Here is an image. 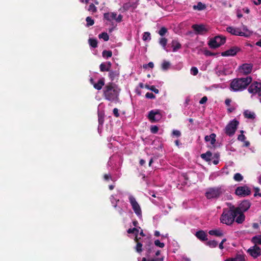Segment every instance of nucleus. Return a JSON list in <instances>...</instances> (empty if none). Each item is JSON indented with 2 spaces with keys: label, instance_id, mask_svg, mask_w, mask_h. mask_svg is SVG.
Here are the masks:
<instances>
[{
  "label": "nucleus",
  "instance_id": "26",
  "mask_svg": "<svg viewBox=\"0 0 261 261\" xmlns=\"http://www.w3.org/2000/svg\"><path fill=\"white\" fill-rule=\"evenodd\" d=\"M208 233L211 236H215L216 237H222L223 233L221 229H212L208 231Z\"/></svg>",
  "mask_w": 261,
  "mask_h": 261
},
{
  "label": "nucleus",
  "instance_id": "11",
  "mask_svg": "<svg viewBox=\"0 0 261 261\" xmlns=\"http://www.w3.org/2000/svg\"><path fill=\"white\" fill-rule=\"evenodd\" d=\"M235 193L239 196L245 197L251 194V190L247 186H239L236 188Z\"/></svg>",
  "mask_w": 261,
  "mask_h": 261
},
{
  "label": "nucleus",
  "instance_id": "22",
  "mask_svg": "<svg viewBox=\"0 0 261 261\" xmlns=\"http://www.w3.org/2000/svg\"><path fill=\"white\" fill-rule=\"evenodd\" d=\"M109 76L111 81L117 80L119 76V72L118 71H109Z\"/></svg>",
  "mask_w": 261,
  "mask_h": 261
},
{
  "label": "nucleus",
  "instance_id": "13",
  "mask_svg": "<svg viewBox=\"0 0 261 261\" xmlns=\"http://www.w3.org/2000/svg\"><path fill=\"white\" fill-rule=\"evenodd\" d=\"M162 117L160 111L159 110H151L148 115V118L151 122L159 121Z\"/></svg>",
  "mask_w": 261,
  "mask_h": 261
},
{
  "label": "nucleus",
  "instance_id": "59",
  "mask_svg": "<svg viewBox=\"0 0 261 261\" xmlns=\"http://www.w3.org/2000/svg\"><path fill=\"white\" fill-rule=\"evenodd\" d=\"M207 100V98L206 96H203L199 101L200 104H204L205 103Z\"/></svg>",
  "mask_w": 261,
  "mask_h": 261
},
{
  "label": "nucleus",
  "instance_id": "18",
  "mask_svg": "<svg viewBox=\"0 0 261 261\" xmlns=\"http://www.w3.org/2000/svg\"><path fill=\"white\" fill-rule=\"evenodd\" d=\"M226 31L232 35L242 36L244 35L239 28H236L232 27H228L226 28Z\"/></svg>",
  "mask_w": 261,
  "mask_h": 261
},
{
  "label": "nucleus",
  "instance_id": "37",
  "mask_svg": "<svg viewBox=\"0 0 261 261\" xmlns=\"http://www.w3.org/2000/svg\"><path fill=\"white\" fill-rule=\"evenodd\" d=\"M102 55L103 57L109 58L112 56V52L111 50H104L102 53Z\"/></svg>",
  "mask_w": 261,
  "mask_h": 261
},
{
  "label": "nucleus",
  "instance_id": "50",
  "mask_svg": "<svg viewBox=\"0 0 261 261\" xmlns=\"http://www.w3.org/2000/svg\"><path fill=\"white\" fill-rule=\"evenodd\" d=\"M191 73L193 75H196L198 73V70L196 67H192L191 69Z\"/></svg>",
  "mask_w": 261,
  "mask_h": 261
},
{
  "label": "nucleus",
  "instance_id": "52",
  "mask_svg": "<svg viewBox=\"0 0 261 261\" xmlns=\"http://www.w3.org/2000/svg\"><path fill=\"white\" fill-rule=\"evenodd\" d=\"M150 130L152 133L156 134L159 130V127L156 125L152 126L151 127Z\"/></svg>",
  "mask_w": 261,
  "mask_h": 261
},
{
  "label": "nucleus",
  "instance_id": "57",
  "mask_svg": "<svg viewBox=\"0 0 261 261\" xmlns=\"http://www.w3.org/2000/svg\"><path fill=\"white\" fill-rule=\"evenodd\" d=\"M113 112L114 115L116 117H119L120 115H119V110H118V109L117 108H114L113 109Z\"/></svg>",
  "mask_w": 261,
  "mask_h": 261
},
{
  "label": "nucleus",
  "instance_id": "47",
  "mask_svg": "<svg viewBox=\"0 0 261 261\" xmlns=\"http://www.w3.org/2000/svg\"><path fill=\"white\" fill-rule=\"evenodd\" d=\"M88 11H91L93 13H95L97 12V8L93 4H91L89 6Z\"/></svg>",
  "mask_w": 261,
  "mask_h": 261
},
{
  "label": "nucleus",
  "instance_id": "21",
  "mask_svg": "<svg viewBox=\"0 0 261 261\" xmlns=\"http://www.w3.org/2000/svg\"><path fill=\"white\" fill-rule=\"evenodd\" d=\"M141 239L140 238H138V237H136L135 238V241L137 243L135 250L136 252L138 253H141L143 251V244L141 242H140V240Z\"/></svg>",
  "mask_w": 261,
  "mask_h": 261
},
{
  "label": "nucleus",
  "instance_id": "35",
  "mask_svg": "<svg viewBox=\"0 0 261 261\" xmlns=\"http://www.w3.org/2000/svg\"><path fill=\"white\" fill-rule=\"evenodd\" d=\"M98 37L100 39H102L105 41H107L109 39V36L108 35V34L106 32H103L99 34Z\"/></svg>",
  "mask_w": 261,
  "mask_h": 261
},
{
  "label": "nucleus",
  "instance_id": "17",
  "mask_svg": "<svg viewBox=\"0 0 261 261\" xmlns=\"http://www.w3.org/2000/svg\"><path fill=\"white\" fill-rule=\"evenodd\" d=\"M192 28L196 34H203L207 31L203 24H193Z\"/></svg>",
  "mask_w": 261,
  "mask_h": 261
},
{
  "label": "nucleus",
  "instance_id": "23",
  "mask_svg": "<svg viewBox=\"0 0 261 261\" xmlns=\"http://www.w3.org/2000/svg\"><path fill=\"white\" fill-rule=\"evenodd\" d=\"M216 134L214 133H212L209 136H205L204 137V140L205 142L210 141L211 144L214 146L216 142Z\"/></svg>",
  "mask_w": 261,
  "mask_h": 261
},
{
  "label": "nucleus",
  "instance_id": "44",
  "mask_svg": "<svg viewBox=\"0 0 261 261\" xmlns=\"http://www.w3.org/2000/svg\"><path fill=\"white\" fill-rule=\"evenodd\" d=\"M142 39H143V40L145 41H146L148 40H150L151 39L150 33L148 32H144L143 34Z\"/></svg>",
  "mask_w": 261,
  "mask_h": 261
},
{
  "label": "nucleus",
  "instance_id": "51",
  "mask_svg": "<svg viewBox=\"0 0 261 261\" xmlns=\"http://www.w3.org/2000/svg\"><path fill=\"white\" fill-rule=\"evenodd\" d=\"M204 54L206 56H213L216 55L217 53H212L210 50H205L204 51Z\"/></svg>",
  "mask_w": 261,
  "mask_h": 261
},
{
  "label": "nucleus",
  "instance_id": "24",
  "mask_svg": "<svg viewBox=\"0 0 261 261\" xmlns=\"http://www.w3.org/2000/svg\"><path fill=\"white\" fill-rule=\"evenodd\" d=\"M238 215V216L236 217V222L238 224H242L245 220V215L242 212L239 211V213H237V216Z\"/></svg>",
  "mask_w": 261,
  "mask_h": 261
},
{
  "label": "nucleus",
  "instance_id": "25",
  "mask_svg": "<svg viewBox=\"0 0 261 261\" xmlns=\"http://www.w3.org/2000/svg\"><path fill=\"white\" fill-rule=\"evenodd\" d=\"M104 85L105 79L103 78L99 79L97 83L93 84L94 88L97 90H101Z\"/></svg>",
  "mask_w": 261,
  "mask_h": 261
},
{
  "label": "nucleus",
  "instance_id": "10",
  "mask_svg": "<svg viewBox=\"0 0 261 261\" xmlns=\"http://www.w3.org/2000/svg\"><path fill=\"white\" fill-rule=\"evenodd\" d=\"M129 201L135 214L139 217L141 216V209L135 198L133 196L130 195L129 196Z\"/></svg>",
  "mask_w": 261,
  "mask_h": 261
},
{
  "label": "nucleus",
  "instance_id": "3",
  "mask_svg": "<svg viewBox=\"0 0 261 261\" xmlns=\"http://www.w3.org/2000/svg\"><path fill=\"white\" fill-rule=\"evenodd\" d=\"M237 216V213L234 208H232V205L229 208H224L223 213L220 217V222L227 225H231L234 221Z\"/></svg>",
  "mask_w": 261,
  "mask_h": 261
},
{
  "label": "nucleus",
  "instance_id": "30",
  "mask_svg": "<svg viewBox=\"0 0 261 261\" xmlns=\"http://www.w3.org/2000/svg\"><path fill=\"white\" fill-rule=\"evenodd\" d=\"M244 115L245 118L248 119H253L255 118V114L253 112H251L248 110H246L244 112Z\"/></svg>",
  "mask_w": 261,
  "mask_h": 261
},
{
  "label": "nucleus",
  "instance_id": "16",
  "mask_svg": "<svg viewBox=\"0 0 261 261\" xmlns=\"http://www.w3.org/2000/svg\"><path fill=\"white\" fill-rule=\"evenodd\" d=\"M252 67L253 65L251 64H243L239 67L240 72L247 75L251 72Z\"/></svg>",
  "mask_w": 261,
  "mask_h": 261
},
{
  "label": "nucleus",
  "instance_id": "64",
  "mask_svg": "<svg viewBox=\"0 0 261 261\" xmlns=\"http://www.w3.org/2000/svg\"><path fill=\"white\" fill-rule=\"evenodd\" d=\"M253 3L255 5H259L261 4V0L253 1Z\"/></svg>",
  "mask_w": 261,
  "mask_h": 261
},
{
  "label": "nucleus",
  "instance_id": "45",
  "mask_svg": "<svg viewBox=\"0 0 261 261\" xmlns=\"http://www.w3.org/2000/svg\"><path fill=\"white\" fill-rule=\"evenodd\" d=\"M168 32L167 29L166 28L164 27H162L160 30H159L158 33L161 36H164L166 33Z\"/></svg>",
  "mask_w": 261,
  "mask_h": 261
},
{
  "label": "nucleus",
  "instance_id": "9",
  "mask_svg": "<svg viewBox=\"0 0 261 261\" xmlns=\"http://www.w3.org/2000/svg\"><path fill=\"white\" fill-rule=\"evenodd\" d=\"M250 202L248 200H244L240 203L238 207H235V206L232 205V208H234L237 213H239V211L244 213L250 208Z\"/></svg>",
  "mask_w": 261,
  "mask_h": 261
},
{
  "label": "nucleus",
  "instance_id": "42",
  "mask_svg": "<svg viewBox=\"0 0 261 261\" xmlns=\"http://www.w3.org/2000/svg\"><path fill=\"white\" fill-rule=\"evenodd\" d=\"M86 21L87 22L86 25L88 27L93 25L94 23V20L92 19L90 16L86 17Z\"/></svg>",
  "mask_w": 261,
  "mask_h": 261
},
{
  "label": "nucleus",
  "instance_id": "32",
  "mask_svg": "<svg viewBox=\"0 0 261 261\" xmlns=\"http://www.w3.org/2000/svg\"><path fill=\"white\" fill-rule=\"evenodd\" d=\"M205 8V5L201 2H198L197 5L193 6V9L194 10H202Z\"/></svg>",
  "mask_w": 261,
  "mask_h": 261
},
{
  "label": "nucleus",
  "instance_id": "1",
  "mask_svg": "<svg viewBox=\"0 0 261 261\" xmlns=\"http://www.w3.org/2000/svg\"><path fill=\"white\" fill-rule=\"evenodd\" d=\"M121 89L113 82L107 84L103 88V96L105 99L114 102L119 101V94Z\"/></svg>",
  "mask_w": 261,
  "mask_h": 261
},
{
  "label": "nucleus",
  "instance_id": "2",
  "mask_svg": "<svg viewBox=\"0 0 261 261\" xmlns=\"http://www.w3.org/2000/svg\"><path fill=\"white\" fill-rule=\"evenodd\" d=\"M251 82L250 76L234 79L230 84V89L234 92L242 91L247 88Z\"/></svg>",
  "mask_w": 261,
  "mask_h": 261
},
{
  "label": "nucleus",
  "instance_id": "29",
  "mask_svg": "<svg viewBox=\"0 0 261 261\" xmlns=\"http://www.w3.org/2000/svg\"><path fill=\"white\" fill-rule=\"evenodd\" d=\"M242 29H243V31H242V33L243 34H244V35H243L242 36H244L245 37H248L252 35V32L249 30L246 25H243Z\"/></svg>",
  "mask_w": 261,
  "mask_h": 261
},
{
  "label": "nucleus",
  "instance_id": "14",
  "mask_svg": "<svg viewBox=\"0 0 261 261\" xmlns=\"http://www.w3.org/2000/svg\"><path fill=\"white\" fill-rule=\"evenodd\" d=\"M247 252L254 258H256L261 255V249L256 245L249 248Z\"/></svg>",
  "mask_w": 261,
  "mask_h": 261
},
{
  "label": "nucleus",
  "instance_id": "48",
  "mask_svg": "<svg viewBox=\"0 0 261 261\" xmlns=\"http://www.w3.org/2000/svg\"><path fill=\"white\" fill-rule=\"evenodd\" d=\"M154 245L160 248H163L165 246V244L164 243H161L159 240H156L154 241Z\"/></svg>",
  "mask_w": 261,
  "mask_h": 261
},
{
  "label": "nucleus",
  "instance_id": "31",
  "mask_svg": "<svg viewBox=\"0 0 261 261\" xmlns=\"http://www.w3.org/2000/svg\"><path fill=\"white\" fill-rule=\"evenodd\" d=\"M251 241L255 245H261V235L253 237L251 239Z\"/></svg>",
  "mask_w": 261,
  "mask_h": 261
},
{
  "label": "nucleus",
  "instance_id": "60",
  "mask_svg": "<svg viewBox=\"0 0 261 261\" xmlns=\"http://www.w3.org/2000/svg\"><path fill=\"white\" fill-rule=\"evenodd\" d=\"M111 202L112 203H114V202H116V203L114 205V206L115 208H116L117 207V201H119V200H116L114 198V197L113 196H111Z\"/></svg>",
  "mask_w": 261,
  "mask_h": 261
},
{
  "label": "nucleus",
  "instance_id": "58",
  "mask_svg": "<svg viewBox=\"0 0 261 261\" xmlns=\"http://www.w3.org/2000/svg\"><path fill=\"white\" fill-rule=\"evenodd\" d=\"M227 241L226 238L223 239L221 243L219 244V247L220 249H223L224 248L223 244Z\"/></svg>",
  "mask_w": 261,
  "mask_h": 261
},
{
  "label": "nucleus",
  "instance_id": "5",
  "mask_svg": "<svg viewBox=\"0 0 261 261\" xmlns=\"http://www.w3.org/2000/svg\"><path fill=\"white\" fill-rule=\"evenodd\" d=\"M226 42V38L222 36H217L211 39L208 42V45L212 48H216L221 45L224 44Z\"/></svg>",
  "mask_w": 261,
  "mask_h": 261
},
{
  "label": "nucleus",
  "instance_id": "40",
  "mask_svg": "<svg viewBox=\"0 0 261 261\" xmlns=\"http://www.w3.org/2000/svg\"><path fill=\"white\" fill-rule=\"evenodd\" d=\"M100 70L101 72L105 71H109V67H107V65L106 63H102L99 66Z\"/></svg>",
  "mask_w": 261,
  "mask_h": 261
},
{
  "label": "nucleus",
  "instance_id": "56",
  "mask_svg": "<svg viewBox=\"0 0 261 261\" xmlns=\"http://www.w3.org/2000/svg\"><path fill=\"white\" fill-rule=\"evenodd\" d=\"M259 190H260V189L258 187H256V188H254V191H255V193L254 194V197H256L257 196L261 197V193L259 192Z\"/></svg>",
  "mask_w": 261,
  "mask_h": 261
},
{
  "label": "nucleus",
  "instance_id": "7",
  "mask_svg": "<svg viewBox=\"0 0 261 261\" xmlns=\"http://www.w3.org/2000/svg\"><path fill=\"white\" fill-rule=\"evenodd\" d=\"M142 242L144 243V247L146 251V256L149 257L150 254L155 251V247L148 238L144 239Z\"/></svg>",
  "mask_w": 261,
  "mask_h": 261
},
{
  "label": "nucleus",
  "instance_id": "20",
  "mask_svg": "<svg viewBox=\"0 0 261 261\" xmlns=\"http://www.w3.org/2000/svg\"><path fill=\"white\" fill-rule=\"evenodd\" d=\"M195 236L201 241L207 240V235L203 230H200L197 231L195 233Z\"/></svg>",
  "mask_w": 261,
  "mask_h": 261
},
{
  "label": "nucleus",
  "instance_id": "55",
  "mask_svg": "<svg viewBox=\"0 0 261 261\" xmlns=\"http://www.w3.org/2000/svg\"><path fill=\"white\" fill-rule=\"evenodd\" d=\"M98 122L99 125H102L104 122V117L100 114H98Z\"/></svg>",
  "mask_w": 261,
  "mask_h": 261
},
{
  "label": "nucleus",
  "instance_id": "54",
  "mask_svg": "<svg viewBox=\"0 0 261 261\" xmlns=\"http://www.w3.org/2000/svg\"><path fill=\"white\" fill-rule=\"evenodd\" d=\"M145 97L147 98H149V99H154L155 97V95L152 93H150V92L146 93L145 94Z\"/></svg>",
  "mask_w": 261,
  "mask_h": 261
},
{
  "label": "nucleus",
  "instance_id": "6",
  "mask_svg": "<svg viewBox=\"0 0 261 261\" xmlns=\"http://www.w3.org/2000/svg\"><path fill=\"white\" fill-rule=\"evenodd\" d=\"M239 121L236 119L231 121L225 127V133L229 136L233 135L237 130V126L239 125Z\"/></svg>",
  "mask_w": 261,
  "mask_h": 261
},
{
  "label": "nucleus",
  "instance_id": "39",
  "mask_svg": "<svg viewBox=\"0 0 261 261\" xmlns=\"http://www.w3.org/2000/svg\"><path fill=\"white\" fill-rule=\"evenodd\" d=\"M159 43L163 47L164 49H166V46L167 43V39L166 38H161L160 39Z\"/></svg>",
  "mask_w": 261,
  "mask_h": 261
},
{
  "label": "nucleus",
  "instance_id": "36",
  "mask_svg": "<svg viewBox=\"0 0 261 261\" xmlns=\"http://www.w3.org/2000/svg\"><path fill=\"white\" fill-rule=\"evenodd\" d=\"M170 66V63L168 61H164L162 64V69L163 70H168Z\"/></svg>",
  "mask_w": 261,
  "mask_h": 261
},
{
  "label": "nucleus",
  "instance_id": "38",
  "mask_svg": "<svg viewBox=\"0 0 261 261\" xmlns=\"http://www.w3.org/2000/svg\"><path fill=\"white\" fill-rule=\"evenodd\" d=\"M146 89H149L155 93L158 94L159 92V90L156 89L154 86H149L148 85H145L144 86Z\"/></svg>",
  "mask_w": 261,
  "mask_h": 261
},
{
  "label": "nucleus",
  "instance_id": "8",
  "mask_svg": "<svg viewBox=\"0 0 261 261\" xmlns=\"http://www.w3.org/2000/svg\"><path fill=\"white\" fill-rule=\"evenodd\" d=\"M248 91L250 93L255 94H257L261 97V83L254 82L249 86Z\"/></svg>",
  "mask_w": 261,
  "mask_h": 261
},
{
  "label": "nucleus",
  "instance_id": "28",
  "mask_svg": "<svg viewBox=\"0 0 261 261\" xmlns=\"http://www.w3.org/2000/svg\"><path fill=\"white\" fill-rule=\"evenodd\" d=\"M171 46L173 48V51L175 52L181 47L180 43L176 40H173L171 43Z\"/></svg>",
  "mask_w": 261,
  "mask_h": 261
},
{
  "label": "nucleus",
  "instance_id": "41",
  "mask_svg": "<svg viewBox=\"0 0 261 261\" xmlns=\"http://www.w3.org/2000/svg\"><path fill=\"white\" fill-rule=\"evenodd\" d=\"M234 258L237 261H245V255L244 254H237Z\"/></svg>",
  "mask_w": 261,
  "mask_h": 261
},
{
  "label": "nucleus",
  "instance_id": "46",
  "mask_svg": "<svg viewBox=\"0 0 261 261\" xmlns=\"http://www.w3.org/2000/svg\"><path fill=\"white\" fill-rule=\"evenodd\" d=\"M127 232L128 233H135V235L136 236L137 234V237H138L139 230L136 228H129Z\"/></svg>",
  "mask_w": 261,
  "mask_h": 261
},
{
  "label": "nucleus",
  "instance_id": "12",
  "mask_svg": "<svg viewBox=\"0 0 261 261\" xmlns=\"http://www.w3.org/2000/svg\"><path fill=\"white\" fill-rule=\"evenodd\" d=\"M103 18L110 22L113 20H115L117 22H120L122 20V16L119 14L117 17V13L115 12L105 13L103 15Z\"/></svg>",
  "mask_w": 261,
  "mask_h": 261
},
{
  "label": "nucleus",
  "instance_id": "34",
  "mask_svg": "<svg viewBox=\"0 0 261 261\" xmlns=\"http://www.w3.org/2000/svg\"><path fill=\"white\" fill-rule=\"evenodd\" d=\"M206 244L211 248H215L218 245V242L215 240L209 241L206 242Z\"/></svg>",
  "mask_w": 261,
  "mask_h": 261
},
{
  "label": "nucleus",
  "instance_id": "27",
  "mask_svg": "<svg viewBox=\"0 0 261 261\" xmlns=\"http://www.w3.org/2000/svg\"><path fill=\"white\" fill-rule=\"evenodd\" d=\"M212 153L210 151H207L205 153L200 155V157L204 161L209 162L211 161Z\"/></svg>",
  "mask_w": 261,
  "mask_h": 261
},
{
  "label": "nucleus",
  "instance_id": "62",
  "mask_svg": "<svg viewBox=\"0 0 261 261\" xmlns=\"http://www.w3.org/2000/svg\"><path fill=\"white\" fill-rule=\"evenodd\" d=\"M237 17L239 18H240L243 17V15L242 14V13L241 12V11L240 10H237Z\"/></svg>",
  "mask_w": 261,
  "mask_h": 261
},
{
  "label": "nucleus",
  "instance_id": "33",
  "mask_svg": "<svg viewBox=\"0 0 261 261\" xmlns=\"http://www.w3.org/2000/svg\"><path fill=\"white\" fill-rule=\"evenodd\" d=\"M90 45L93 47L96 48L97 46V41L96 39L90 38L88 40Z\"/></svg>",
  "mask_w": 261,
  "mask_h": 261
},
{
  "label": "nucleus",
  "instance_id": "63",
  "mask_svg": "<svg viewBox=\"0 0 261 261\" xmlns=\"http://www.w3.org/2000/svg\"><path fill=\"white\" fill-rule=\"evenodd\" d=\"M231 100L230 99L227 98L225 101V103L227 106H229Z\"/></svg>",
  "mask_w": 261,
  "mask_h": 261
},
{
  "label": "nucleus",
  "instance_id": "15",
  "mask_svg": "<svg viewBox=\"0 0 261 261\" xmlns=\"http://www.w3.org/2000/svg\"><path fill=\"white\" fill-rule=\"evenodd\" d=\"M241 50V48L238 46H232L230 49L222 52L221 56L223 57L234 56Z\"/></svg>",
  "mask_w": 261,
  "mask_h": 261
},
{
  "label": "nucleus",
  "instance_id": "4",
  "mask_svg": "<svg viewBox=\"0 0 261 261\" xmlns=\"http://www.w3.org/2000/svg\"><path fill=\"white\" fill-rule=\"evenodd\" d=\"M224 192L225 190L222 187L211 188L205 193V196L207 199L217 198Z\"/></svg>",
  "mask_w": 261,
  "mask_h": 261
},
{
  "label": "nucleus",
  "instance_id": "49",
  "mask_svg": "<svg viewBox=\"0 0 261 261\" xmlns=\"http://www.w3.org/2000/svg\"><path fill=\"white\" fill-rule=\"evenodd\" d=\"M241 134H240L238 136V140H239L240 141H244L246 139V137L244 135H243L244 131L241 130Z\"/></svg>",
  "mask_w": 261,
  "mask_h": 261
},
{
  "label": "nucleus",
  "instance_id": "19",
  "mask_svg": "<svg viewBox=\"0 0 261 261\" xmlns=\"http://www.w3.org/2000/svg\"><path fill=\"white\" fill-rule=\"evenodd\" d=\"M138 1H139V0H136V1L135 2H128L127 3H125L123 5V7H122L123 9L125 11H128L130 8H133V9H135L137 7Z\"/></svg>",
  "mask_w": 261,
  "mask_h": 261
},
{
  "label": "nucleus",
  "instance_id": "43",
  "mask_svg": "<svg viewBox=\"0 0 261 261\" xmlns=\"http://www.w3.org/2000/svg\"><path fill=\"white\" fill-rule=\"evenodd\" d=\"M233 179L235 181H241L243 179V176L240 173H237L234 175Z\"/></svg>",
  "mask_w": 261,
  "mask_h": 261
},
{
  "label": "nucleus",
  "instance_id": "53",
  "mask_svg": "<svg viewBox=\"0 0 261 261\" xmlns=\"http://www.w3.org/2000/svg\"><path fill=\"white\" fill-rule=\"evenodd\" d=\"M172 134L173 136H174L176 137H179L181 136V133L178 130H173L172 131Z\"/></svg>",
  "mask_w": 261,
  "mask_h": 261
},
{
  "label": "nucleus",
  "instance_id": "61",
  "mask_svg": "<svg viewBox=\"0 0 261 261\" xmlns=\"http://www.w3.org/2000/svg\"><path fill=\"white\" fill-rule=\"evenodd\" d=\"M103 178L105 180H109L111 179V176L110 174H105L103 175Z\"/></svg>",
  "mask_w": 261,
  "mask_h": 261
}]
</instances>
